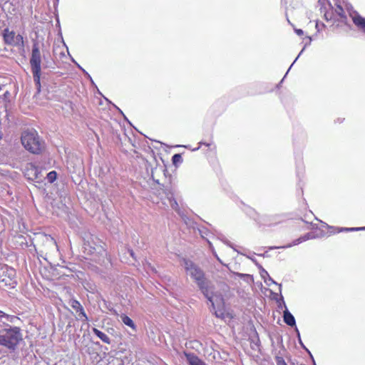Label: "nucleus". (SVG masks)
Segmentation results:
<instances>
[{
	"label": "nucleus",
	"mask_w": 365,
	"mask_h": 365,
	"mask_svg": "<svg viewBox=\"0 0 365 365\" xmlns=\"http://www.w3.org/2000/svg\"><path fill=\"white\" fill-rule=\"evenodd\" d=\"M17 319H19L17 317L8 314L0 310V322L4 327V328L0 329V346L12 351L16 349L19 343L23 340V336L19 327H12L4 320L9 323H15Z\"/></svg>",
	"instance_id": "obj_1"
},
{
	"label": "nucleus",
	"mask_w": 365,
	"mask_h": 365,
	"mask_svg": "<svg viewBox=\"0 0 365 365\" xmlns=\"http://www.w3.org/2000/svg\"><path fill=\"white\" fill-rule=\"evenodd\" d=\"M205 297L211 304V312L217 317H222L224 314V299L220 293L215 292L214 284L206 278L197 284Z\"/></svg>",
	"instance_id": "obj_2"
},
{
	"label": "nucleus",
	"mask_w": 365,
	"mask_h": 365,
	"mask_svg": "<svg viewBox=\"0 0 365 365\" xmlns=\"http://www.w3.org/2000/svg\"><path fill=\"white\" fill-rule=\"evenodd\" d=\"M24 148L33 154H40L44 149V142L34 129L24 130L21 137Z\"/></svg>",
	"instance_id": "obj_3"
},
{
	"label": "nucleus",
	"mask_w": 365,
	"mask_h": 365,
	"mask_svg": "<svg viewBox=\"0 0 365 365\" xmlns=\"http://www.w3.org/2000/svg\"><path fill=\"white\" fill-rule=\"evenodd\" d=\"M29 63L36 88L39 93L41 91V53L37 41H34L32 45Z\"/></svg>",
	"instance_id": "obj_4"
},
{
	"label": "nucleus",
	"mask_w": 365,
	"mask_h": 365,
	"mask_svg": "<svg viewBox=\"0 0 365 365\" xmlns=\"http://www.w3.org/2000/svg\"><path fill=\"white\" fill-rule=\"evenodd\" d=\"M334 6H332V13H326L324 14L327 21L331 20L332 18L336 19L337 21L345 22L346 20V15L344 11L346 3L344 0H334Z\"/></svg>",
	"instance_id": "obj_5"
},
{
	"label": "nucleus",
	"mask_w": 365,
	"mask_h": 365,
	"mask_svg": "<svg viewBox=\"0 0 365 365\" xmlns=\"http://www.w3.org/2000/svg\"><path fill=\"white\" fill-rule=\"evenodd\" d=\"M0 282L8 288H14L17 284L16 270L8 266L2 267L0 272Z\"/></svg>",
	"instance_id": "obj_6"
},
{
	"label": "nucleus",
	"mask_w": 365,
	"mask_h": 365,
	"mask_svg": "<svg viewBox=\"0 0 365 365\" xmlns=\"http://www.w3.org/2000/svg\"><path fill=\"white\" fill-rule=\"evenodd\" d=\"M183 266L187 274L190 275L197 284L205 279L204 272L192 261L184 259Z\"/></svg>",
	"instance_id": "obj_7"
},
{
	"label": "nucleus",
	"mask_w": 365,
	"mask_h": 365,
	"mask_svg": "<svg viewBox=\"0 0 365 365\" xmlns=\"http://www.w3.org/2000/svg\"><path fill=\"white\" fill-rule=\"evenodd\" d=\"M252 217L259 225L270 226L278 222L275 220V218H278L279 216L267 217L266 215H260L258 213H255Z\"/></svg>",
	"instance_id": "obj_8"
},
{
	"label": "nucleus",
	"mask_w": 365,
	"mask_h": 365,
	"mask_svg": "<svg viewBox=\"0 0 365 365\" xmlns=\"http://www.w3.org/2000/svg\"><path fill=\"white\" fill-rule=\"evenodd\" d=\"M314 238V236L313 234L312 233H307L306 235H304V236H302L300 237H299L298 239L294 240L291 244H288L287 245H284V246H282V247H269V250H274V249H281V248H283V249H286V248H289V247H291L292 246H294V245H297L303 242H305L309 239H313Z\"/></svg>",
	"instance_id": "obj_9"
},
{
	"label": "nucleus",
	"mask_w": 365,
	"mask_h": 365,
	"mask_svg": "<svg viewBox=\"0 0 365 365\" xmlns=\"http://www.w3.org/2000/svg\"><path fill=\"white\" fill-rule=\"evenodd\" d=\"M188 365H206V364L194 353L184 352Z\"/></svg>",
	"instance_id": "obj_10"
},
{
	"label": "nucleus",
	"mask_w": 365,
	"mask_h": 365,
	"mask_svg": "<svg viewBox=\"0 0 365 365\" xmlns=\"http://www.w3.org/2000/svg\"><path fill=\"white\" fill-rule=\"evenodd\" d=\"M3 38L6 44L12 46L14 43L16 34L13 31H10L8 28L3 31Z\"/></svg>",
	"instance_id": "obj_11"
},
{
	"label": "nucleus",
	"mask_w": 365,
	"mask_h": 365,
	"mask_svg": "<svg viewBox=\"0 0 365 365\" xmlns=\"http://www.w3.org/2000/svg\"><path fill=\"white\" fill-rule=\"evenodd\" d=\"M283 319L285 324H287L288 326L296 327L295 318L292 315V314L287 309V308H286L283 312Z\"/></svg>",
	"instance_id": "obj_12"
},
{
	"label": "nucleus",
	"mask_w": 365,
	"mask_h": 365,
	"mask_svg": "<svg viewBox=\"0 0 365 365\" xmlns=\"http://www.w3.org/2000/svg\"><path fill=\"white\" fill-rule=\"evenodd\" d=\"M39 173L38 168L34 163H29L27 165L26 171L25 175L29 177V178H37L38 173Z\"/></svg>",
	"instance_id": "obj_13"
},
{
	"label": "nucleus",
	"mask_w": 365,
	"mask_h": 365,
	"mask_svg": "<svg viewBox=\"0 0 365 365\" xmlns=\"http://www.w3.org/2000/svg\"><path fill=\"white\" fill-rule=\"evenodd\" d=\"M352 20L354 24L365 33V18L356 14L352 17Z\"/></svg>",
	"instance_id": "obj_14"
},
{
	"label": "nucleus",
	"mask_w": 365,
	"mask_h": 365,
	"mask_svg": "<svg viewBox=\"0 0 365 365\" xmlns=\"http://www.w3.org/2000/svg\"><path fill=\"white\" fill-rule=\"evenodd\" d=\"M168 200H169L170 207L175 210L180 215L182 216V214L180 210L179 205L176 200L173 197V194L170 192L168 194Z\"/></svg>",
	"instance_id": "obj_15"
},
{
	"label": "nucleus",
	"mask_w": 365,
	"mask_h": 365,
	"mask_svg": "<svg viewBox=\"0 0 365 365\" xmlns=\"http://www.w3.org/2000/svg\"><path fill=\"white\" fill-rule=\"evenodd\" d=\"M120 317L122 322L125 325L130 327L133 331H136V330H137L136 325L135 324L133 321L128 316H127L125 314H122Z\"/></svg>",
	"instance_id": "obj_16"
},
{
	"label": "nucleus",
	"mask_w": 365,
	"mask_h": 365,
	"mask_svg": "<svg viewBox=\"0 0 365 365\" xmlns=\"http://www.w3.org/2000/svg\"><path fill=\"white\" fill-rule=\"evenodd\" d=\"M93 332L104 343L107 344H110L111 343L110 338L98 329L93 328Z\"/></svg>",
	"instance_id": "obj_17"
},
{
	"label": "nucleus",
	"mask_w": 365,
	"mask_h": 365,
	"mask_svg": "<svg viewBox=\"0 0 365 365\" xmlns=\"http://www.w3.org/2000/svg\"><path fill=\"white\" fill-rule=\"evenodd\" d=\"M200 235L202 238H205L207 240H209L207 237H210V235H215L213 232H212L207 227H202L201 228L198 229Z\"/></svg>",
	"instance_id": "obj_18"
},
{
	"label": "nucleus",
	"mask_w": 365,
	"mask_h": 365,
	"mask_svg": "<svg viewBox=\"0 0 365 365\" xmlns=\"http://www.w3.org/2000/svg\"><path fill=\"white\" fill-rule=\"evenodd\" d=\"M13 46H24V38L21 34H17L14 38V43Z\"/></svg>",
	"instance_id": "obj_19"
},
{
	"label": "nucleus",
	"mask_w": 365,
	"mask_h": 365,
	"mask_svg": "<svg viewBox=\"0 0 365 365\" xmlns=\"http://www.w3.org/2000/svg\"><path fill=\"white\" fill-rule=\"evenodd\" d=\"M69 305L77 312H78L83 308L82 305L76 299H71L69 302Z\"/></svg>",
	"instance_id": "obj_20"
},
{
	"label": "nucleus",
	"mask_w": 365,
	"mask_h": 365,
	"mask_svg": "<svg viewBox=\"0 0 365 365\" xmlns=\"http://www.w3.org/2000/svg\"><path fill=\"white\" fill-rule=\"evenodd\" d=\"M364 228L362 227H341L338 228L337 232H354V231H359V230H363Z\"/></svg>",
	"instance_id": "obj_21"
},
{
	"label": "nucleus",
	"mask_w": 365,
	"mask_h": 365,
	"mask_svg": "<svg viewBox=\"0 0 365 365\" xmlns=\"http://www.w3.org/2000/svg\"><path fill=\"white\" fill-rule=\"evenodd\" d=\"M259 268L260 269V275L262 277V278L264 279V282L268 285V286H270V284H269L267 281V277L269 276V274L268 272L262 267V266H259Z\"/></svg>",
	"instance_id": "obj_22"
},
{
	"label": "nucleus",
	"mask_w": 365,
	"mask_h": 365,
	"mask_svg": "<svg viewBox=\"0 0 365 365\" xmlns=\"http://www.w3.org/2000/svg\"><path fill=\"white\" fill-rule=\"evenodd\" d=\"M307 41L305 43V45L304 46V48H302V50L300 51V53H299V55L297 56V57L295 58V60L294 61V62L292 63V64L291 65V66L289 67V68L288 69V71L291 69L292 66H293V64L296 62V61L298 59V58L299 57V56L302 53V52L304 51V50L305 49L306 46L309 45L312 42V38L309 37V36H307Z\"/></svg>",
	"instance_id": "obj_23"
},
{
	"label": "nucleus",
	"mask_w": 365,
	"mask_h": 365,
	"mask_svg": "<svg viewBox=\"0 0 365 365\" xmlns=\"http://www.w3.org/2000/svg\"><path fill=\"white\" fill-rule=\"evenodd\" d=\"M56 177H57V173L56 171L53 170V171H51L49 172L48 174H47V179H48V181L51 183L53 182L56 180Z\"/></svg>",
	"instance_id": "obj_24"
},
{
	"label": "nucleus",
	"mask_w": 365,
	"mask_h": 365,
	"mask_svg": "<svg viewBox=\"0 0 365 365\" xmlns=\"http://www.w3.org/2000/svg\"><path fill=\"white\" fill-rule=\"evenodd\" d=\"M295 331L297 332V338H298V340H299V343L300 344V345L302 346V347L305 349L308 354L309 355H311V352L309 351V350L304 345V344L302 343V339H301V336H300V334H299V331L297 329V327H295Z\"/></svg>",
	"instance_id": "obj_25"
},
{
	"label": "nucleus",
	"mask_w": 365,
	"mask_h": 365,
	"mask_svg": "<svg viewBox=\"0 0 365 365\" xmlns=\"http://www.w3.org/2000/svg\"><path fill=\"white\" fill-rule=\"evenodd\" d=\"M172 161L173 164H177L178 163H180L182 161V156L180 154L177 153L173 155Z\"/></svg>",
	"instance_id": "obj_26"
},
{
	"label": "nucleus",
	"mask_w": 365,
	"mask_h": 365,
	"mask_svg": "<svg viewBox=\"0 0 365 365\" xmlns=\"http://www.w3.org/2000/svg\"><path fill=\"white\" fill-rule=\"evenodd\" d=\"M78 319H82L85 322L88 321V317L83 309V307L78 312Z\"/></svg>",
	"instance_id": "obj_27"
},
{
	"label": "nucleus",
	"mask_w": 365,
	"mask_h": 365,
	"mask_svg": "<svg viewBox=\"0 0 365 365\" xmlns=\"http://www.w3.org/2000/svg\"><path fill=\"white\" fill-rule=\"evenodd\" d=\"M275 361L277 365H287L284 359L282 356H277L275 357Z\"/></svg>",
	"instance_id": "obj_28"
},
{
	"label": "nucleus",
	"mask_w": 365,
	"mask_h": 365,
	"mask_svg": "<svg viewBox=\"0 0 365 365\" xmlns=\"http://www.w3.org/2000/svg\"><path fill=\"white\" fill-rule=\"evenodd\" d=\"M46 240H47V242L51 245V246H53V247H56L57 248V244H56V242L55 241V240L51 237H46Z\"/></svg>",
	"instance_id": "obj_29"
},
{
	"label": "nucleus",
	"mask_w": 365,
	"mask_h": 365,
	"mask_svg": "<svg viewBox=\"0 0 365 365\" xmlns=\"http://www.w3.org/2000/svg\"><path fill=\"white\" fill-rule=\"evenodd\" d=\"M267 281L269 284H270V285L272 284L278 285V284L272 277H270L269 275L267 277Z\"/></svg>",
	"instance_id": "obj_30"
},
{
	"label": "nucleus",
	"mask_w": 365,
	"mask_h": 365,
	"mask_svg": "<svg viewBox=\"0 0 365 365\" xmlns=\"http://www.w3.org/2000/svg\"><path fill=\"white\" fill-rule=\"evenodd\" d=\"M324 26V24H319V22L316 23V29L318 31H319Z\"/></svg>",
	"instance_id": "obj_31"
},
{
	"label": "nucleus",
	"mask_w": 365,
	"mask_h": 365,
	"mask_svg": "<svg viewBox=\"0 0 365 365\" xmlns=\"http://www.w3.org/2000/svg\"><path fill=\"white\" fill-rule=\"evenodd\" d=\"M207 242L209 245V247H210V250L212 251V254H214V252H215V250L214 249V247H213L212 242L209 240H207Z\"/></svg>",
	"instance_id": "obj_32"
},
{
	"label": "nucleus",
	"mask_w": 365,
	"mask_h": 365,
	"mask_svg": "<svg viewBox=\"0 0 365 365\" xmlns=\"http://www.w3.org/2000/svg\"><path fill=\"white\" fill-rule=\"evenodd\" d=\"M295 33L299 36H301L304 34L303 31L299 29H295Z\"/></svg>",
	"instance_id": "obj_33"
},
{
	"label": "nucleus",
	"mask_w": 365,
	"mask_h": 365,
	"mask_svg": "<svg viewBox=\"0 0 365 365\" xmlns=\"http://www.w3.org/2000/svg\"><path fill=\"white\" fill-rule=\"evenodd\" d=\"M222 237H222V235H220V236L217 237V238H218V239H220V240H221L222 241H223L225 244H227V245H229V246H231V245H230V243H229L227 241L225 240Z\"/></svg>",
	"instance_id": "obj_34"
},
{
	"label": "nucleus",
	"mask_w": 365,
	"mask_h": 365,
	"mask_svg": "<svg viewBox=\"0 0 365 365\" xmlns=\"http://www.w3.org/2000/svg\"><path fill=\"white\" fill-rule=\"evenodd\" d=\"M81 71H82L85 73V75H86L88 78H90V80L93 82V81H92V78H91V76H90V75H89V74H88V73H87V72H86L83 68V70H81Z\"/></svg>",
	"instance_id": "obj_35"
},
{
	"label": "nucleus",
	"mask_w": 365,
	"mask_h": 365,
	"mask_svg": "<svg viewBox=\"0 0 365 365\" xmlns=\"http://www.w3.org/2000/svg\"><path fill=\"white\" fill-rule=\"evenodd\" d=\"M237 275L241 278L249 276L248 274H241V273H237Z\"/></svg>",
	"instance_id": "obj_36"
},
{
	"label": "nucleus",
	"mask_w": 365,
	"mask_h": 365,
	"mask_svg": "<svg viewBox=\"0 0 365 365\" xmlns=\"http://www.w3.org/2000/svg\"><path fill=\"white\" fill-rule=\"evenodd\" d=\"M327 0H319V3L322 4V6H324L325 4V1Z\"/></svg>",
	"instance_id": "obj_37"
},
{
	"label": "nucleus",
	"mask_w": 365,
	"mask_h": 365,
	"mask_svg": "<svg viewBox=\"0 0 365 365\" xmlns=\"http://www.w3.org/2000/svg\"><path fill=\"white\" fill-rule=\"evenodd\" d=\"M202 144H203V145H206V146H207V147H209V146L210 145V143H202V142H200V145H202Z\"/></svg>",
	"instance_id": "obj_38"
},
{
	"label": "nucleus",
	"mask_w": 365,
	"mask_h": 365,
	"mask_svg": "<svg viewBox=\"0 0 365 365\" xmlns=\"http://www.w3.org/2000/svg\"><path fill=\"white\" fill-rule=\"evenodd\" d=\"M129 253L130 255V256H132L133 257H134V252L133 250H129Z\"/></svg>",
	"instance_id": "obj_39"
},
{
	"label": "nucleus",
	"mask_w": 365,
	"mask_h": 365,
	"mask_svg": "<svg viewBox=\"0 0 365 365\" xmlns=\"http://www.w3.org/2000/svg\"><path fill=\"white\" fill-rule=\"evenodd\" d=\"M309 356H310V357L312 358V361H313L314 365H317V364H316V363H315V361H314V359L313 356H312V354H311V355H309Z\"/></svg>",
	"instance_id": "obj_40"
},
{
	"label": "nucleus",
	"mask_w": 365,
	"mask_h": 365,
	"mask_svg": "<svg viewBox=\"0 0 365 365\" xmlns=\"http://www.w3.org/2000/svg\"><path fill=\"white\" fill-rule=\"evenodd\" d=\"M76 65L80 70H83V68L78 63H76Z\"/></svg>",
	"instance_id": "obj_41"
},
{
	"label": "nucleus",
	"mask_w": 365,
	"mask_h": 365,
	"mask_svg": "<svg viewBox=\"0 0 365 365\" xmlns=\"http://www.w3.org/2000/svg\"><path fill=\"white\" fill-rule=\"evenodd\" d=\"M213 255L216 257V259H217V257H218V255H217L216 252H214Z\"/></svg>",
	"instance_id": "obj_42"
},
{
	"label": "nucleus",
	"mask_w": 365,
	"mask_h": 365,
	"mask_svg": "<svg viewBox=\"0 0 365 365\" xmlns=\"http://www.w3.org/2000/svg\"><path fill=\"white\" fill-rule=\"evenodd\" d=\"M71 58L72 62H73L76 64L77 62L72 57H71Z\"/></svg>",
	"instance_id": "obj_43"
},
{
	"label": "nucleus",
	"mask_w": 365,
	"mask_h": 365,
	"mask_svg": "<svg viewBox=\"0 0 365 365\" xmlns=\"http://www.w3.org/2000/svg\"><path fill=\"white\" fill-rule=\"evenodd\" d=\"M217 259L220 263H222V261H221V259H220V257H217Z\"/></svg>",
	"instance_id": "obj_44"
},
{
	"label": "nucleus",
	"mask_w": 365,
	"mask_h": 365,
	"mask_svg": "<svg viewBox=\"0 0 365 365\" xmlns=\"http://www.w3.org/2000/svg\"><path fill=\"white\" fill-rule=\"evenodd\" d=\"M199 148H200V146L196 148H195V149H193V150H197Z\"/></svg>",
	"instance_id": "obj_45"
},
{
	"label": "nucleus",
	"mask_w": 365,
	"mask_h": 365,
	"mask_svg": "<svg viewBox=\"0 0 365 365\" xmlns=\"http://www.w3.org/2000/svg\"><path fill=\"white\" fill-rule=\"evenodd\" d=\"M61 55L64 56L65 54L63 52H61Z\"/></svg>",
	"instance_id": "obj_46"
},
{
	"label": "nucleus",
	"mask_w": 365,
	"mask_h": 365,
	"mask_svg": "<svg viewBox=\"0 0 365 365\" xmlns=\"http://www.w3.org/2000/svg\"><path fill=\"white\" fill-rule=\"evenodd\" d=\"M362 228H364V230H365V227H362Z\"/></svg>",
	"instance_id": "obj_47"
}]
</instances>
